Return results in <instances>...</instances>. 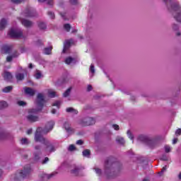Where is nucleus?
<instances>
[{"label": "nucleus", "instance_id": "f257e3e1", "mask_svg": "<svg viewBox=\"0 0 181 181\" xmlns=\"http://www.w3.org/2000/svg\"><path fill=\"white\" fill-rule=\"evenodd\" d=\"M54 121L50 120L47 122L45 127L43 129L42 127H38L35 132L34 139L36 142H40L42 145H45L44 151L47 153H52L54 152V146L50 143L49 139L43 137V135L49 134L52 129L54 127Z\"/></svg>", "mask_w": 181, "mask_h": 181}, {"label": "nucleus", "instance_id": "f03ea898", "mask_svg": "<svg viewBox=\"0 0 181 181\" xmlns=\"http://www.w3.org/2000/svg\"><path fill=\"white\" fill-rule=\"evenodd\" d=\"M37 108L30 109L28 110V115L26 118L29 122H36L39 121V117L35 114L40 112L45 105V95L42 93H38L37 95Z\"/></svg>", "mask_w": 181, "mask_h": 181}, {"label": "nucleus", "instance_id": "7ed1b4c3", "mask_svg": "<svg viewBox=\"0 0 181 181\" xmlns=\"http://www.w3.org/2000/svg\"><path fill=\"white\" fill-rule=\"evenodd\" d=\"M167 5V8L172 13L173 18L177 22L181 23V6L179 5V2L172 0H163Z\"/></svg>", "mask_w": 181, "mask_h": 181}, {"label": "nucleus", "instance_id": "20e7f679", "mask_svg": "<svg viewBox=\"0 0 181 181\" xmlns=\"http://www.w3.org/2000/svg\"><path fill=\"white\" fill-rule=\"evenodd\" d=\"M138 141L144 142V144H146V145H148L151 148H154V146L158 145L159 141H160V137L157 136L152 138L148 135L141 134L138 136Z\"/></svg>", "mask_w": 181, "mask_h": 181}, {"label": "nucleus", "instance_id": "39448f33", "mask_svg": "<svg viewBox=\"0 0 181 181\" xmlns=\"http://www.w3.org/2000/svg\"><path fill=\"white\" fill-rule=\"evenodd\" d=\"M115 166V158L110 157L105 162V174L109 179L114 177V167Z\"/></svg>", "mask_w": 181, "mask_h": 181}, {"label": "nucleus", "instance_id": "423d86ee", "mask_svg": "<svg viewBox=\"0 0 181 181\" xmlns=\"http://www.w3.org/2000/svg\"><path fill=\"white\" fill-rule=\"evenodd\" d=\"M78 125H81V127H90V125H94L95 121L93 117H85L80 119L78 121Z\"/></svg>", "mask_w": 181, "mask_h": 181}, {"label": "nucleus", "instance_id": "0eeeda50", "mask_svg": "<svg viewBox=\"0 0 181 181\" xmlns=\"http://www.w3.org/2000/svg\"><path fill=\"white\" fill-rule=\"evenodd\" d=\"M9 36L14 39H25L26 35H23V33L21 30L11 28L8 32Z\"/></svg>", "mask_w": 181, "mask_h": 181}, {"label": "nucleus", "instance_id": "6e6552de", "mask_svg": "<svg viewBox=\"0 0 181 181\" xmlns=\"http://www.w3.org/2000/svg\"><path fill=\"white\" fill-rule=\"evenodd\" d=\"M30 172H32V170L30 166L24 167L23 170L17 173L16 179H25V177H28L30 175Z\"/></svg>", "mask_w": 181, "mask_h": 181}, {"label": "nucleus", "instance_id": "1a4fd4ad", "mask_svg": "<svg viewBox=\"0 0 181 181\" xmlns=\"http://www.w3.org/2000/svg\"><path fill=\"white\" fill-rule=\"evenodd\" d=\"M34 149L35 151L33 153L34 159L35 160H39L40 159V155H42V146L36 145L35 146Z\"/></svg>", "mask_w": 181, "mask_h": 181}, {"label": "nucleus", "instance_id": "9d476101", "mask_svg": "<svg viewBox=\"0 0 181 181\" xmlns=\"http://www.w3.org/2000/svg\"><path fill=\"white\" fill-rule=\"evenodd\" d=\"M64 128L68 134H73V132H74V129H73V128H71V125L70 124V122H64Z\"/></svg>", "mask_w": 181, "mask_h": 181}, {"label": "nucleus", "instance_id": "9b49d317", "mask_svg": "<svg viewBox=\"0 0 181 181\" xmlns=\"http://www.w3.org/2000/svg\"><path fill=\"white\" fill-rule=\"evenodd\" d=\"M71 43H73V40H68L64 44V49L62 52L66 53L69 49H70V46H71Z\"/></svg>", "mask_w": 181, "mask_h": 181}, {"label": "nucleus", "instance_id": "f8f14e48", "mask_svg": "<svg viewBox=\"0 0 181 181\" xmlns=\"http://www.w3.org/2000/svg\"><path fill=\"white\" fill-rule=\"evenodd\" d=\"M70 173H71L73 176H78L80 173V168L76 165H73L72 168L70 170Z\"/></svg>", "mask_w": 181, "mask_h": 181}, {"label": "nucleus", "instance_id": "ddd939ff", "mask_svg": "<svg viewBox=\"0 0 181 181\" xmlns=\"http://www.w3.org/2000/svg\"><path fill=\"white\" fill-rule=\"evenodd\" d=\"M24 91L25 94H27V95H30V97H33V95L36 94V90L32 88H25Z\"/></svg>", "mask_w": 181, "mask_h": 181}, {"label": "nucleus", "instance_id": "4468645a", "mask_svg": "<svg viewBox=\"0 0 181 181\" xmlns=\"http://www.w3.org/2000/svg\"><path fill=\"white\" fill-rule=\"evenodd\" d=\"M21 23L25 28H31L33 25V23L27 19H23L21 21Z\"/></svg>", "mask_w": 181, "mask_h": 181}, {"label": "nucleus", "instance_id": "2eb2a0df", "mask_svg": "<svg viewBox=\"0 0 181 181\" xmlns=\"http://www.w3.org/2000/svg\"><path fill=\"white\" fill-rule=\"evenodd\" d=\"M12 51V46L11 45H4L2 47V52L5 54H9Z\"/></svg>", "mask_w": 181, "mask_h": 181}, {"label": "nucleus", "instance_id": "dca6fc26", "mask_svg": "<svg viewBox=\"0 0 181 181\" xmlns=\"http://www.w3.org/2000/svg\"><path fill=\"white\" fill-rule=\"evenodd\" d=\"M65 63L66 64H76V63H77V60L76 59V58H73L71 57H68L65 59Z\"/></svg>", "mask_w": 181, "mask_h": 181}, {"label": "nucleus", "instance_id": "f3484780", "mask_svg": "<svg viewBox=\"0 0 181 181\" xmlns=\"http://www.w3.org/2000/svg\"><path fill=\"white\" fill-rule=\"evenodd\" d=\"M20 144L21 145L28 146V145H29V144H30V140H29V139H28L26 137H23L20 139Z\"/></svg>", "mask_w": 181, "mask_h": 181}, {"label": "nucleus", "instance_id": "a211bd4d", "mask_svg": "<svg viewBox=\"0 0 181 181\" xmlns=\"http://www.w3.org/2000/svg\"><path fill=\"white\" fill-rule=\"evenodd\" d=\"M4 78L6 81H10V80H12V74L10 72L6 71L4 74Z\"/></svg>", "mask_w": 181, "mask_h": 181}, {"label": "nucleus", "instance_id": "6ab92c4d", "mask_svg": "<svg viewBox=\"0 0 181 181\" xmlns=\"http://www.w3.org/2000/svg\"><path fill=\"white\" fill-rule=\"evenodd\" d=\"M66 111V112L73 114V115H77V114H78V110H77L73 107H67Z\"/></svg>", "mask_w": 181, "mask_h": 181}, {"label": "nucleus", "instance_id": "aec40b11", "mask_svg": "<svg viewBox=\"0 0 181 181\" xmlns=\"http://www.w3.org/2000/svg\"><path fill=\"white\" fill-rule=\"evenodd\" d=\"M52 49H53V47H52V46H50L49 47H45L43 49V53H44V54H47V55L52 54Z\"/></svg>", "mask_w": 181, "mask_h": 181}, {"label": "nucleus", "instance_id": "412c9836", "mask_svg": "<svg viewBox=\"0 0 181 181\" xmlns=\"http://www.w3.org/2000/svg\"><path fill=\"white\" fill-rule=\"evenodd\" d=\"M4 28H6V20L3 18L0 21V30H4Z\"/></svg>", "mask_w": 181, "mask_h": 181}, {"label": "nucleus", "instance_id": "4be33fe9", "mask_svg": "<svg viewBox=\"0 0 181 181\" xmlns=\"http://www.w3.org/2000/svg\"><path fill=\"white\" fill-rule=\"evenodd\" d=\"M71 90H73L72 87H69L64 93H63V97L65 98L69 97L70 94H71Z\"/></svg>", "mask_w": 181, "mask_h": 181}, {"label": "nucleus", "instance_id": "5701e85b", "mask_svg": "<svg viewBox=\"0 0 181 181\" xmlns=\"http://www.w3.org/2000/svg\"><path fill=\"white\" fill-rule=\"evenodd\" d=\"M16 78L18 80V81H22V80L25 78V75L21 73L16 74Z\"/></svg>", "mask_w": 181, "mask_h": 181}, {"label": "nucleus", "instance_id": "b1692460", "mask_svg": "<svg viewBox=\"0 0 181 181\" xmlns=\"http://www.w3.org/2000/svg\"><path fill=\"white\" fill-rule=\"evenodd\" d=\"M116 142L120 145H124V144H125V140H124V138L121 136H117L116 138Z\"/></svg>", "mask_w": 181, "mask_h": 181}, {"label": "nucleus", "instance_id": "393cba45", "mask_svg": "<svg viewBox=\"0 0 181 181\" xmlns=\"http://www.w3.org/2000/svg\"><path fill=\"white\" fill-rule=\"evenodd\" d=\"M56 173H51V174H42V178L43 179H52L53 176H54Z\"/></svg>", "mask_w": 181, "mask_h": 181}, {"label": "nucleus", "instance_id": "a878e982", "mask_svg": "<svg viewBox=\"0 0 181 181\" xmlns=\"http://www.w3.org/2000/svg\"><path fill=\"white\" fill-rule=\"evenodd\" d=\"M12 88H13L12 86H6L4 88H3L2 91L3 93H11L12 91Z\"/></svg>", "mask_w": 181, "mask_h": 181}, {"label": "nucleus", "instance_id": "bb28decb", "mask_svg": "<svg viewBox=\"0 0 181 181\" xmlns=\"http://www.w3.org/2000/svg\"><path fill=\"white\" fill-rule=\"evenodd\" d=\"M39 2H46L47 5H49V6H52L53 0H38Z\"/></svg>", "mask_w": 181, "mask_h": 181}, {"label": "nucleus", "instance_id": "cd10ccee", "mask_svg": "<svg viewBox=\"0 0 181 181\" xmlns=\"http://www.w3.org/2000/svg\"><path fill=\"white\" fill-rule=\"evenodd\" d=\"M25 16L32 17V16H35V15H33V11H32V10L27 9L25 11Z\"/></svg>", "mask_w": 181, "mask_h": 181}, {"label": "nucleus", "instance_id": "c85d7f7f", "mask_svg": "<svg viewBox=\"0 0 181 181\" xmlns=\"http://www.w3.org/2000/svg\"><path fill=\"white\" fill-rule=\"evenodd\" d=\"M8 107V103L5 101H0V110H3V108H6Z\"/></svg>", "mask_w": 181, "mask_h": 181}, {"label": "nucleus", "instance_id": "c756f323", "mask_svg": "<svg viewBox=\"0 0 181 181\" xmlns=\"http://www.w3.org/2000/svg\"><path fill=\"white\" fill-rule=\"evenodd\" d=\"M35 77L37 80H39V78H42V72H40V71H37L35 74Z\"/></svg>", "mask_w": 181, "mask_h": 181}, {"label": "nucleus", "instance_id": "7c9ffc66", "mask_svg": "<svg viewBox=\"0 0 181 181\" xmlns=\"http://www.w3.org/2000/svg\"><path fill=\"white\" fill-rule=\"evenodd\" d=\"M171 28L174 32H177V30H179V25L176 23L172 24Z\"/></svg>", "mask_w": 181, "mask_h": 181}, {"label": "nucleus", "instance_id": "2f4dec72", "mask_svg": "<svg viewBox=\"0 0 181 181\" xmlns=\"http://www.w3.org/2000/svg\"><path fill=\"white\" fill-rule=\"evenodd\" d=\"M164 149H165V152L166 153H169V152H170L172 151V147H170V146H169V145H165L164 146Z\"/></svg>", "mask_w": 181, "mask_h": 181}, {"label": "nucleus", "instance_id": "473e14b6", "mask_svg": "<svg viewBox=\"0 0 181 181\" xmlns=\"http://www.w3.org/2000/svg\"><path fill=\"white\" fill-rule=\"evenodd\" d=\"M90 150L86 149L85 151H83V156H86V158H88L90 156Z\"/></svg>", "mask_w": 181, "mask_h": 181}, {"label": "nucleus", "instance_id": "72a5a7b5", "mask_svg": "<svg viewBox=\"0 0 181 181\" xmlns=\"http://www.w3.org/2000/svg\"><path fill=\"white\" fill-rule=\"evenodd\" d=\"M160 160L168 161L169 160V157L167 156L166 154H163L160 158Z\"/></svg>", "mask_w": 181, "mask_h": 181}, {"label": "nucleus", "instance_id": "f704fd0d", "mask_svg": "<svg viewBox=\"0 0 181 181\" xmlns=\"http://www.w3.org/2000/svg\"><path fill=\"white\" fill-rule=\"evenodd\" d=\"M90 71L92 73V76H94V73H95V69L94 68V64H91L90 66Z\"/></svg>", "mask_w": 181, "mask_h": 181}, {"label": "nucleus", "instance_id": "c9c22d12", "mask_svg": "<svg viewBox=\"0 0 181 181\" xmlns=\"http://www.w3.org/2000/svg\"><path fill=\"white\" fill-rule=\"evenodd\" d=\"M64 28L65 30H66V32H70V29H71V26L70 25V24H65L64 25Z\"/></svg>", "mask_w": 181, "mask_h": 181}, {"label": "nucleus", "instance_id": "e433bc0d", "mask_svg": "<svg viewBox=\"0 0 181 181\" xmlns=\"http://www.w3.org/2000/svg\"><path fill=\"white\" fill-rule=\"evenodd\" d=\"M38 27L40 28V29H46V24H45V23H40L38 24Z\"/></svg>", "mask_w": 181, "mask_h": 181}, {"label": "nucleus", "instance_id": "4c0bfd02", "mask_svg": "<svg viewBox=\"0 0 181 181\" xmlns=\"http://www.w3.org/2000/svg\"><path fill=\"white\" fill-rule=\"evenodd\" d=\"M21 54H19V52L18 51H15L14 52H13V54H11V56L13 57V59L16 58V57H19V55Z\"/></svg>", "mask_w": 181, "mask_h": 181}, {"label": "nucleus", "instance_id": "58836bf2", "mask_svg": "<svg viewBox=\"0 0 181 181\" xmlns=\"http://www.w3.org/2000/svg\"><path fill=\"white\" fill-rule=\"evenodd\" d=\"M68 151H69L70 152H73V151H76V146H74V145L71 144L68 148Z\"/></svg>", "mask_w": 181, "mask_h": 181}, {"label": "nucleus", "instance_id": "ea45409f", "mask_svg": "<svg viewBox=\"0 0 181 181\" xmlns=\"http://www.w3.org/2000/svg\"><path fill=\"white\" fill-rule=\"evenodd\" d=\"M47 15L49 16V18L51 19H54V18H55L54 13H53L52 11H48Z\"/></svg>", "mask_w": 181, "mask_h": 181}, {"label": "nucleus", "instance_id": "a19ab883", "mask_svg": "<svg viewBox=\"0 0 181 181\" xmlns=\"http://www.w3.org/2000/svg\"><path fill=\"white\" fill-rule=\"evenodd\" d=\"M25 0H11V2L18 5L19 4H22V2H23Z\"/></svg>", "mask_w": 181, "mask_h": 181}, {"label": "nucleus", "instance_id": "79ce46f5", "mask_svg": "<svg viewBox=\"0 0 181 181\" xmlns=\"http://www.w3.org/2000/svg\"><path fill=\"white\" fill-rule=\"evenodd\" d=\"M127 135L132 141L134 140V135H132V133H131V131L128 130L127 131Z\"/></svg>", "mask_w": 181, "mask_h": 181}, {"label": "nucleus", "instance_id": "37998d69", "mask_svg": "<svg viewBox=\"0 0 181 181\" xmlns=\"http://www.w3.org/2000/svg\"><path fill=\"white\" fill-rule=\"evenodd\" d=\"M62 104V102L57 100L55 103H53L54 107H57L58 108L60 107V105Z\"/></svg>", "mask_w": 181, "mask_h": 181}, {"label": "nucleus", "instance_id": "c03bdc74", "mask_svg": "<svg viewBox=\"0 0 181 181\" xmlns=\"http://www.w3.org/2000/svg\"><path fill=\"white\" fill-rule=\"evenodd\" d=\"M95 171L98 176H101V173H102L101 169L95 168Z\"/></svg>", "mask_w": 181, "mask_h": 181}, {"label": "nucleus", "instance_id": "a18cd8bd", "mask_svg": "<svg viewBox=\"0 0 181 181\" xmlns=\"http://www.w3.org/2000/svg\"><path fill=\"white\" fill-rule=\"evenodd\" d=\"M13 59V57L12 55H9L6 57V62L8 63H10V62H12Z\"/></svg>", "mask_w": 181, "mask_h": 181}, {"label": "nucleus", "instance_id": "49530a36", "mask_svg": "<svg viewBox=\"0 0 181 181\" xmlns=\"http://www.w3.org/2000/svg\"><path fill=\"white\" fill-rule=\"evenodd\" d=\"M49 96L53 98L54 97H56V92L54 91H49Z\"/></svg>", "mask_w": 181, "mask_h": 181}, {"label": "nucleus", "instance_id": "de8ad7c7", "mask_svg": "<svg viewBox=\"0 0 181 181\" xmlns=\"http://www.w3.org/2000/svg\"><path fill=\"white\" fill-rule=\"evenodd\" d=\"M69 2L72 5H77L78 4V0H69Z\"/></svg>", "mask_w": 181, "mask_h": 181}, {"label": "nucleus", "instance_id": "09e8293b", "mask_svg": "<svg viewBox=\"0 0 181 181\" xmlns=\"http://www.w3.org/2000/svg\"><path fill=\"white\" fill-rule=\"evenodd\" d=\"M18 105H20L21 107H24V105H26V103L23 101H18Z\"/></svg>", "mask_w": 181, "mask_h": 181}, {"label": "nucleus", "instance_id": "8fccbe9b", "mask_svg": "<svg viewBox=\"0 0 181 181\" xmlns=\"http://www.w3.org/2000/svg\"><path fill=\"white\" fill-rule=\"evenodd\" d=\"M112 128H114L115 131H119V126L118 124H113Z\"/></svg>", "mask_w": 181, "mask_h": 181}, {"label": "nucleus", "instance_id": "3c124183", "mask_svg": "<svg viewBox=\"0 0 181 181\" xmlns=\"http://www.w3.org/2000/svg\"><path fill=\"white\" fill-rule=\"evenodd\" d=\"M175 135H181V129H177L175 132Z\"/></svg>", "mask_w": 181, "mask_h": 181}, {"label": "nucleus", "instance_id": "603ef678", "mask_svg": "<svg viewBox=\"0 0 181 181\" xmlns=\"http://www.w3.org/2000/svg\"><path fill=\"white\" fill-rule=\"evenodd\" d=\"M37 46H42L43 45V42H42V40H38L36 43Z\"/></svg>", "mask_w": 181, "mask_h": 181}, {"label": "nucleus", "instance_id": "864d4df0", "mask_svg": "<svg viewBox=\"0 0 181 181\" xmlns=\"http://www.w3.org/2000/svg\"><path fill=\"white\" fill-rule=\"evenodd\" d=\"M62 18H63L64 21H66L67 18H66V13H60Z\"/></svg>", "mask_w": 181, "mask_h": 181}, {"label": "nucleus", "instance_id": "5fc2aeb1", "mask_svg": "<svg viewBox=\"0 0 181 181\" xmlns=\"http://www.w3.org/2000/svg\"><path fill=\"white\" fill-rule=\"evenodd\" d=\"M49 160V158L46 157L44 160H42V165H45V163H47V161Z\"/></svg>", "mask_w": 181, "mask_h": 181}, {"label": "nucleus", "instance_id": "6e6d98bb", "mask_svg": "<svg viewBox=\"0 0 181 181\" xmlns=\"http://www.w3.org/2000/svg\"><path fill=\"white\" fill-rule=\"evenodd\" d=\"M93 90V86L91 85H88L87 87V91H91Z\"/></svg>", "mask_w": 181, "mask_h": 181}, {"label": "nucleus", "instance_id": "4d7b16f0", "mask_svg": "<svg viewBox=\"0 0 181 181\" xmlns=\"http://www.w3.org/2000/svg\"><path fill=\"white\" fill-rule=\"evenodd\" d=\"M77 145H83V140H78L76 141Z\"/></svg>", "mask_w": 181, "mask_h": 181}, {"label": "nucleus", "instance_id": "13d9d810", "mask_svg": "<svg viewBox=\"0 0 181 181\" xmlns=\"http://www.w3.org/2000/svg\"><path fill=\"white\" fill-rule=\"evenodd\" d=\"M21 50V53H25V52H26V48L22 47Z\"/></svg>", "mask_w": 181, "mask_h": 181}, {"label": "nucleus", "instance_id": "bf43d9fd", "mask_svg": "<svg viewBox=\"0 0 181 181\" xmlns=\"http://www.w3.org/2000/svg\"><path fill=\"white\" fill-rule=\"evenodd\" d=\"M177 139H174L173 140V145H175V144H177Z\"/></svg>", "mask_w": 181, "mask_h": 181}, {"label": "nucleus", "instance_id": "052dcab7", "mask_svg": "<svg viewBox=\"0 0 181 181\" xmlns=\"http://www.w3.org/2000/svg\"><path fill=\"white\" fill-rule=\"evenodd\" d=\"M165 170H166V166H164L163 168V169L161 170V173H163V172H165Z\"/></svg>", "mask_w": 181, "mask_h": 181}, {"label": "nucleus", "instance_id": "680f3d73", "mask_svg": "<svg viewBox=\"0 0 181 181\" xmlns=\"http://www.w3.org/2000/svg\"><path fill=\"white\" fill-rule=\"evenodd\" d=\"M27 134H28V135H30V134H32V129L28 130Z\"/></svg>", "mask_w": 181, "mask_h": 181}, {"label": "nucleus", "instance_id": "e2e57ef3", "mask_svg": "<svg viewBox=\"0 0 181 181\" xmlns=\"http://www.w3.org/2000/svg\"><path fill=\"white\" fill-rule=\"evenodd\" d=\"M51 112L52 114H56V109H52Z\"/></svg>", "mask_w": 181, "mask_h": 181}, {"label": "nucleus", "instance_id": "0e129e2a", "mask_svg": "<svg viewBox=\"0 0 181 181\" xmlns=\"http://www.w3.org/2000/svg\"><path fill=\"white\" fill-rule=\"evenodd\" d=\"M28 67H29V69H33V64H29Z\"/></svg>", "mask_w": 181, "mask_h": 181}, {"label": "nucleus", "instance_id": "69168bd1", "mask_svg": "<svg viewBox=\"0 0 181 181\" xmlns=\"http://www.w3.org/2000/svg\"><path fill=\"white\" fill-rule=\"evenodd\" d=\"M180 35H181L180 32H177V33H176V36H180Z\"/></svg>", "mask_w": 181, "mask_h": 181}, {"label": "nucleus", "instance_id": "338daca9", "mask_svg": "<svg viewBox=\"0 0 181 181\" xmlns=\"http://www.w3.org/2000/svg\"><path fill=\"white\" fill-rule=\"evenodd\" d=\"M178 177L180 180H181V173H180L179 175H178Z\"/></svg>", "mask_w": 181, "mask_h": 181}, {"label": "nucleus", "instance_id": "774afa93", "mask_svg": "<svg viewBox=\"0 0 181 181\" xmlns=\"http://www.w3.org/2000/svg\"><path fill=\"white\" fill-rule=\"evenodd\" d=\"M143 181H149L148 179H144Z\"/></svg>", "mask_w": 181, "mask_h": 181}]
</instances>
